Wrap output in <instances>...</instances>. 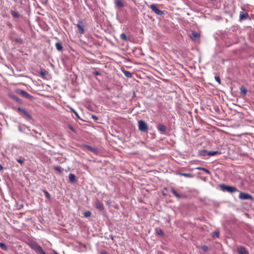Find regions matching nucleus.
<instances>
[{"instance_id":"nucleus-1","label":"nucleus","mask_w":254,"mask_h":254,"mask_svg":"<svg viewBox=\"0 0 254 254\" xmlns=\"http://www.w3.org/2000/svg\"><path fill=\"white\" fill-rule=\"evenodd\" d=\"M219 188L221 190L224 192L227 191L230 193H234L238 191V190L236 187L227 186L225 184L219 185Z\"/></svg>"},{"instance_id":"nucleus-2","label":"nucleus","mask_w":254,"mask_h":254,"mask_svg":"<svg viewBox=\"0 0 254 254\" xmlns=\"http://www.w3.org/2000/svg\"><path fill=\"white\" fill-rule=\"evenodd\" d=\"M29 247L36 253L39 252L41 254H47L42 249V247L35 242H31L29 244Z\"/></svg>"},{"instance_id":"nucleus-3","label":"nucleus","mask_w":254,"mask_h":254,"mask_svg":"<svg viewBox=\"0 0 254 254\" xmlns=\"http://www.w3.org/2000/svg\"><path fill=\"white\" fill-rule=\"evenodd\" d=\"M138 128L139 130L143 132H147L148 130V127L147 124L142 120L138 122Z\"/></svg>"},{"instance_id":"nucleus-4","label":"nucleus","mask_w":254,"mask_h":254,"mask_svg":"<svg viewBox=\"0 0 254 254\" xmlns=\"http://www.w3.org/2000/svg\"><path fill=\"white\" fill-rule=\"evenodd\" d=\"M149 7L156 14L158 15L164 14V11L159 9L155 4H151Z\"/></svg>"},{"instance_id":"nucleus-5","label":"nucleus","mask_w":254,"mask_h":254,"mask_svg":"<svg viewBox=\"0 0 254 254\" xmlns=\"http://www.w3.org/2000/svg\"><path fill=\"white\" fill-rule=\"evenodd\" d=\"M241 199L246 200V199H252L253 197L251 195L248 193L241 192L239 196Z\"/></svg>"},{"instance_id":"nucleus-6","label":"nucleus","mask_w":254,"mask_h":254,"mask_svg":"<svg viewBox=\"0 0 254 254\" xmlns=\"http://www.w3.org/2000/svg\"><path fill=\"white\" fill-rule=\"evenodd\" d=\"M18 110L19 112L22 113L23 114V115L26 117H27L28 119H29V120L32 119V117L31 115L27 111H26L25 109H24L22 108L19 107L18 108Z\"/></svg>"},{"instance_id":"nucleus-7","label":"nucleus","mask_w":254,"mask_h":254,"mask_svg":"<svg viewBox=\"0 0 254 254\" xmlns=\"http://www.w3.org/2000/svg\"><path fill=\"white\" fill-rule=\"evenodd\" d=\"M76 26L78 28L79 33L80 34H83L84 32V28H83L84 26H83V22L81 20H79L78 21V24L76 25Z\"/></svg>"},{"instance_id":"nucleus-8","label":"nucleus","mask_w":254,"mask_h":254,"mask_svg":"<svg viewBox=\"0 0 254 254\" xmlns=\"http://www.w3.org/2000/svg\"><path fill=\"white\" fill-rule=\"evenodd\" d=\"M17 93L20 94L23 97L27 99H30L31 98V96L30 94H29L27 92L24 90L19 89L18 90Z\"/></svg>"},{"instance_id":"nucleus-9","label":"nucleus","mask_w":254,"mask_h":254,"mask_svg":"<svg viewBox=\"0 0 254 254\" xmlns=\"http://www.w3.org/2000/svg\"><path fill=\"white\" fill-rule=\"evenodd\" d=\"M249 17V14L247 12L241 11L240 12V20L242 21L244 19H247Z\"/></svg>"},{"instance_id":"nucleus-10","label":"nucleus","mask_w":254,"mask_h":254,"mask_svg":"<svg viewBox=\"0 0 254 254\" xmlns=\"http://www.w3.org/2000/svg\"><path fill=\"white\" fill-rule=\"evenodd\" d=\"M176 174L178 175L184 176L185 177L187 178H192L193 177V175L191 173H181L179 172H176Z\"/></svg>"},{"instance_id":"nucleus-11","label":"nucleus","mask_w":254,"mask_h":254,"mask_svg":"<svg viewBox=\"0 0 254 254\" xmlns=\"http://www.w3.org/2000/svg\"><path fill=\"white\" fill-rule=\"evenodd\" d=\"M95 205L96 208L101 211L103 210L104 208L103 203L100 202L99 201H96Z\"/></svg>"},{"instance_id":"nucleus-12","label":"nucleus","mask_w":254,"mask_h":254,"mask_svg":"<svg viewBox=\"0 0 254 254\" xmlns=\"http://www.w3.org/2000/svg\"><path fill=\"white\" fill-rule=\"evenodd\" d=\"M239 254H249L248 252H247L246 248L244 247H240L238 248Z\"/></svg>"},{"instance_id":"nucleus-13","label":"nucleus","mask_w":254,"mask_h":254,"mask_svg":"<svg viewBox=\"0 0 254 254\" xmlns=\"http://www.w3.org/2000/svg\"><path fill=\"white\" fill-rule=\"evenodd\" d=\"M158 129L160 132H161L162 133H163L166 131V127L162 124H159L158 125Z\"/></svg>"},{"instance_id":"nucleus-14","label":"nucleus","mask_w":254,"mask_h":254,"mask_svg":"<svg viewBox=\"0 0 254 254\" xmlns=\"http://www.w3.org/2000/svg\"><path fill=\"white\" fill-rule=\"evenodd\" d=\"M69 179L70 181L72 183H75L76 182V177L73 174H69Z\"/></svg>"},{"instance_id":"nucleus-15","label":"nucleus","mask_w":254,"mask_h":254,"mask_svg":"<svg viewBox=\"0 0 254 254\" xmlns=\"http://www.w3.org/2000/svg\"><path fill=\"white\" fill-rule=\"evenodd\" d=\"M199 37V35L196 31H192L191 35L190 36V38L193 40H195Z\"/></svg>"},{"instance_id":"nucleus-16","label":"nucleus","mask_w":254,"mask_h":254,"mask_svg":"<svg viewBox=\"0 0 254 254\" xmlns=\"http://www.w3.org/2000/svg\"><path fill=\"white\" fill-rule=\"evenodd\" d=\"M204 152L207 153V155L209 156H214L215 155H216L217 154H219V152L218 151H207L206 150H204Z\"/></svg>"},{"instance_id":"nucleus-17","label":"nucleus","mask_w":254,"mask_h":254,"mask_svg":"<svg viewBox=\"0 0 254 254\" xmlns=\"http://www.w3.org/2000/svg\"><path fill=\"white\" fill-rule=\"evenodd\" d=\"M85 147L88 150L91 151L92 152L94 153H97V149L96 148L93 147L92 146H90L88 145H85Z\"/></svg>"},{"instance_id":"nucleus-18","label":"nucleus","mask_w":254,"mask_h":254,"mask_svg":"<svg viewBox=\"0 0 254 254\" xmlns=\"http://www.w3.org/2000/svg\"><path fill=\"white\" fill-rule=\"evenodd\" d=\"M55 46L56 47V49L59 51H62L63 50V47L62 46V44L61 42H57L55 44Z\"/></svg>"},{"instance_id":"nucleus-19","label":"nucleus","mask_w":254,"mask_h":254,"mask_svg":"<svg viewBox=\"0 0 254 254\" xmlns=\"http://www.w3.org/2000/svg\"><path fill=\"white\" fill-rule=\"evenodd\" d=\"M171 192L173 193V194L178 198H181L182 197L181 195L179 194L174 188H172Z\"/></svg>"},{"instance_id":"nucleus-20","label":"nucleus","mask_w":254,"mask_h":254,"mask_svg":"<svg viewBox=\"0 0 254 254\" xmlns=\"http://www.w3.org/2000/svg\"><path fill=\"white\" fill-rule=\"evenodd\" d=\"M115 3L117 6H118L119 7H122L124 6V4H123V2L120 0H115Z\"/></svg>"},{"instance_id":"nucleus-21","label":"nucleus","mask_w":254,"mask_h":254,"mask_svg":"<svg viewBox=\"0 0 254 254\" xmlns=\"http://www.w3.org/2000/svg\"><path fill=\"white\" fill-rule=\"evenodd\" d=\"M11 15L15 18H19L20 17L19 13L15 11L12 10L11 11Z\"/></svg>"},{"instance_id":"nucleus-22","label":"nucleus","mask_w":254,"mask_h":254,"mask_svg":"<svg viewBox=\"0 0 254 254\" xmlns=\"http://www.w3.org/2000/svg\"><path fill=\"white\" fill-rule=\"evenodd\" d=\"M196 169L198 170L203 171L205 172H206V173H207L208 174H210V171L206 168H203V167H199L196 168Z\"/></svg>"},{"instance_id":"nucleus-23","label":"nucleus","mask_w":254,"mask_h":254,"mask_svg":"<svg viewBox=\"0 0 254 254\" xmlns=\"http://www.w3.org/2000/svg\"><path fill=\"white\" fill-rule=\"evenodd\" d=\"M120 38L123 41H126L127 40V38L126 34L124 33H122L120 35Z\"/></svg>"},{"instance_id":"nucleus-24","label":"nucleus","mask_w":254,"mask_h":254,"mask_svg":"<svg viewBox=\"0 0 254 254\" xmlns=\"http://www.w3.org/2000/svg\"><path fill=\"white\" fill-rule=\"evenodd\" d=\"M125 75L127 78H130L132 76V74L128 71H124Z\"/></svg>"},{"instance_id":"nucleus-25","label":"nucleus","mask_w":254,"mask_h":254,"mask_svg":"<svg viewBox=\"0 0 254 254\" xmlns=\"http://www.w3.org/2000/svg\"><path fill=\"white\" fill-rule=\"evenodd\" d=\"M156 232L157 234H158L159 235L163 236L164 235L163 231L160 228H156Z\"/></svg>"},{"instance_id":"nucleus-26","label":"nucleus","mask_w":254,"mask_h":254,"mask_svg":"<svg viewBox=\"0 0 254 254\" xmlns=\"http://www.w3.org/2000/svg\"><path fill=\"white\" fill-rule=\"evenodd\" d=\"M0 248L5 251L7 250V247L6 245L5 244H4V243H0Z\"/></svg>"},{"instance_id":"nucleus-27","label":"nucleus","mask_w":254,"mask_h":254,"mask_svg":"<svg viewBox=\"0 0 254 254\" xmlns=\"http://www.w3.org/2000/svg\"><path fill=\"white\" fill-rule=\"evenodd\" d=\"M240 91L244 95H246L247 93V89L243 86L240 88Z\"/></svg>"},{"instance_id":"nucleus-28","label":"nucleus","mask_w":254,"mask_h":254,"mask_svg":"<svg viewBox=\"0 0 254 254\" xmlns=\"http://www.w3.org/2000/svg\"><path fill=\"white\" fill-rule=\"evenodd\" d=\"M91 212L89 211H87L84 213V216L85 217H89L91 216Z\"/></svg>"},{"instance_id":"nucleus-29","label":"nucleus","mask_w":254,"mask_h":254,"mask_svg":"<svg viewBox=\"0 0 254 254\" xmlns=\"http://www.w3.org/2000/svg\"><path fill=\"white\" fill-rule=\"evenodd\" d=\"M44 193H45L46 196L49 198V199H50L51 198V196H50V194H49V193L46 190H44Z\"/></svg>"},{"instance_id":"nucleus-30","label":"nucleus","mask_w":254,"mask_h":254,"mask_svg":"<svg viewBox=\"0 0 254 254\" xmlns=\"http://www.w3.org/2000/svg\"><path fill=\"white\" fill-rule=\"evenodd\" d=\"M16 161L19 163H20L21 165H22L24 164V161L22 159H20V158L16 159Z\"/></svg>"},{"instance_id":"nucleus-31","label":"nucleus","mask_w":254,"mask_h":254,"mask_svg":"<svg viewBox=\"0 0 254 254\" xmlns=\"http://www.w3.org/2000/svg\"><path fill=\"white\" fill-rule=\"evenodd\" d=\"M201 249L204 251V252H207L208 250V248L207 246H202L201 247Z\"/></svg>"},{"instance_id":"nucleus-32","label":"nucleus","mask_w":254,"mask_h":254,"mask_svg":"<svg viewBox=\"0 0 254 254\" xmlns=\"http://www.w3.org/2000/svg\"><path fill=\"white\" fill-rule=\"evenodd\" d=\"M215 79L219 84L221 83V79H220V77L219 76H215Z\"/></svg>"},{"instance_id":"nucleus-33","label":"nucleus","mask_w":254,"mask_h":254,"mask_svg":"<svg viewBox=\"0 0 254 254\" xmlns=\"http://www.w3.org/2000/svg\"><path fill=\"white\" fill-rule=\"evenodd\" d=\"M39 73L43 76L47 74V72L45 70H41Z\"/></svg>"},{"instance_id":"nucleus-34","label":"nucleus","mask_w":254,"mask_h":254,"mask_svg":"<svg viewBox=\"0 0 254 254\" xmlns=\"http://www.w3.org/2000/svg\"><path fill=\"white\" fill-rule=\"evenodd\" d=\"M68 127L71 130H72L74 132H75V130L72 126H71L70 125H68Z\"/></svg>"},{"instance_id":"nucleus-35","label":"nucleus","mask_w":254,"mask_h":254,"mask_svg":"<svg viewBox=\"0 0 254 254\" xmlns=\"http://www.w3.org/2000/svg\"><path fill=\"white\" fill-rule=\"evenodd\" d=\"M213 236L214 237H219V233L218 232H214L213 233Z\"/></svg>"},{"instance_id":"nucleus-36","label":"nucleus","mask_w":254,"mask_h":254,"mask_svg":"<svg viewBox=\"0 0 254 254\" xmlns=\"http://www.w3.org/2000/svg\"><path fill=\"white\" fill-rule=\"evenodd\" d=\"M55 170H57V171L59 172H62V170H61V167H55Z\"/></svg>"},{"instance_id":"nucleus-37","label":"nucleus","mask_w":254,"mask_h":254,"mask_svg":"<svg viewBox=\"0 0 254 254\" xmlns=\"http://www.w3.org/2000/svg\"><path fill=\"white\" fill-rule=\"evenodd\" d=\"M72 111L74 112V114L75 115V116L78 118H79V116L78 114V113H77V112H76L75 110H74L73 109H72Z\"/></svg>"},{"instance_id":"nucleus-38","label":"nucleus","mask_w":254,"mask_h":254,"mask_svg":"<svg viewBox=\"0 0 254 254\" xmlns=\"http://www.w3.org/2000/svg\"><path fill=\"white\" fill-rule=\"evenodd\" d=\"M92 119H94V121H97V120H98V118L97 116H95V115H93V116H92Z\"/></svg>"},{"instance_id":"nucleus-39","label":"nucleus","mask_w":254,"mask_h":254,"mask_svg":"<svg viewBox=\"0 0 254 254\" xmlns=\"http://www.w3.org/2000/svg\"><path fill=\"white\" fill-rule=\"evenodd\" d=\"M18 129L20 132H23V127L21 126H19L18 127Z\"/></svg>"},{"instance_id":"nucleus-40","label":"nucleus","mask_w":254,"mask_h":254,"mask_svg":"<svg viewBox=\"0 0 254 254\" xmlns=\"http://www.w3.org/2000/svg\"><path fill=\"white\" fill-rule=\"evenodd\" d=\"M93 74H94V75H100V73L99 71H94V72H93Z\"/></svg>"},{"instance_id":"nucleus-41","label":"nucleus","mask_w":254,"mask_h":254,"mask_svg":"<svg viewBox=\"0 0 254 254\" xmlns=\"http://www.w3.org/2000/svg\"><path fill=\"white\" fill-rule=\"evenodd\" d=\"M101 254H109L108 253L105 251H102L101 252Z\"/></svg>"},{"instance_id":"nucleus-42","label":"nucleus","mask_w":254,"mask_h":254,"mask_svg":"<svg viewBox=\"0 0 254 254\" xmlns=\"http://www.w3.org/2000/svg\"><path fill=\"white\" fill-rule=\"evenodd\" d=\"M3 167L0 164V171H1L3 170Z\"/></svg>"},{"instance_id":"nucleus-43","label":"nucleus","mask_w":254,"mask_h":254,"mask_svg":"<svg viewBox=\"0 0 254 254\" xmlns=\"http://www.w3.org/2000/svg\"><path fill=\"white\" fill-rule=\"evenodd\" d=\"M53 254H59L56 251H54Z\"/></svg>"},{"instance_id":"nucleus-44","label":"nucleus","mask_w":254,"mask_h":254,"mask_svg":"<svg viewBox=\"0 0 254 254\" xmlns=\"http://www.w3.org/2000/svg\"><path fill=\"white\" fill-rule=\"evenodd\" d=\"M16 40L17 41V42H19V40L18 39H16Z\"/></svg>"}]
</instances>
